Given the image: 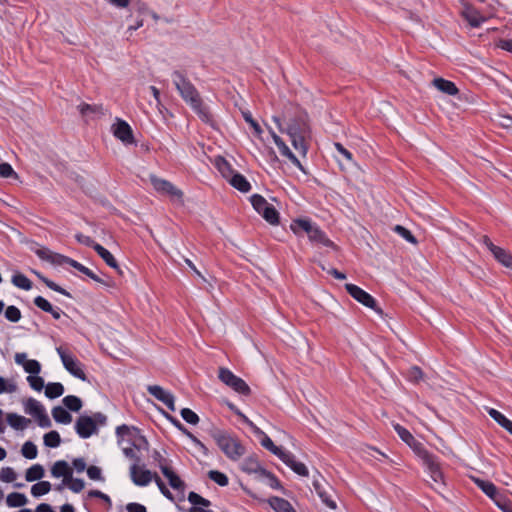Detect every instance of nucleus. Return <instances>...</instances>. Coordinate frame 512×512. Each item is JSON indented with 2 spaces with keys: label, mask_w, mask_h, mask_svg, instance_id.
<instances>
[{
  "label": "nucleus",
  "mask_w": 512,
  "mask_h": 512,
  "mask_svg": "<svg viewBox=\"0 0 512 512\" xmlns=\"http://www.w3.org/2000/svg\"><path fill=\"white\" fill-rule=\"evenodd\" d=\"M280 460L299 476L307 477L309 475V471L306 465L300 461H297L295 459V455L290 451H285V453L280 457Z\"/></svg>",
  "instance_id": "nucleus-14"
},
{
  "label": "nucleus",
  "mask_w": 512,
  "mask_h": 512,
  "mask_svg": "<svg viewBox=\"0 0 512 512\" xmlns=\"http://www.w3.org/2000/svg\"><path fill=\"white\" fill-rule=\"evenodd\" d=\"M172 78H173V83L175 84V87L178 90L180 96L188 105L193 103L194 99L201 98L196 87L184 75V73H182L179 70H175L172 73Z\"/></svg>",
  "instance_id": "nucleus-3"
},
{
  "label": "nucleus",
  "mask_w": 512,
  "mask_h": 512,
  "mask_svg": "<svg viewBox=\"0 0 512 512\" xmlns=\"http://www.w3.org/2000/svg\"><path fill=\"white\" fill-rule=\"evenodd\" d=\"M289 137L294 149L297 150L302 156H306L308 151V145L305 141L304 135H296Z\"/></svg>",
  "instance_id": "nucleus-46"
},
{
  "label": "nucleus",
  "mask_w": 512,
  "mask_h": 512,
  "mask_svg": "<svg viewBox=\"0 0 512 512\" xmlns=\"http://www.w3.org/2000/svg\"><path fill=\"white\" fill-rule=\"evenodd\" d=\"M26 373L38 375L41 372V364L35 359H29L23 366Z\"/></svg>",
  "instance_id": "nucleus-61"
},
{
  "label": "nucleus",
  "mask_w": 512,
  "mask_h": 512,
  "mask_svg": "<svg viewBox=\"0 0 512 512\" xmlns=\"http://www.w3.org/2000/svg\"><path fill=\"white\" fill-rule=\"evenodd\" d=\"M244 120L251 126L256 136H260L263 132L261 126L255 121L249 111H242Z\"/></svg>",
  "instance_id": "nucleus-59"
},
{
  "label": "nucleus",
  "mask_w": 512,
  "mask_h": 512,
  "mask_svg": "<svg viewBox=\"0 0 512 512\" xmlns=\"http://www.w3.org/2000/svg\"><path fill=\"white\" fill-rule=\"evenodd\" d=\"M462 16L473 28L480 27L481 24L486 21V18L480 13V11L472 5H466L464 7Z\"/></svg>",
  "instance_id": "nucleus-20"
},
{
  "label": "nucleus",
  "mask_w": 512,
  "mask_h": 512,
  "mask_svg": "<svg viewBox=\"0 0 512 512\" xmlns=\"http://www.w3.org/2000/svg\"><path fill=\"white\" fill-rule=\"evenodd\" d=\"M44 445L49 448H56L61 444L60 434L56 430H51L43 436Z\"/></svg>",
  "instance_id": "nucleus-47"
},
{
  "label": "nucleus",
  "mask_w": 512,
  "mask_h": 512,
  "mask_svg": "<svg viewBox=\"0 0 512 512\" xmlns=\"http://www.w3.org/2000/svg\"><path fill=\"white\" fill-rule=\"evenodd\" d=\"M63 366L74 377L82 381H88L87 376L82 369L81 362L73 355L70 358L64 359Z\"/></svg>",
  "instance_id": "nucleus-21"
},
{
  "label": "nucleus",
  "mask_w": 512,
  "mask_h": 512,
  "mask_svg": "<svg viewBox=\"0 0 512 512\" xmlns=\"http://www.w3.org/2000/svg\"><path fill=\"white\" fill-rule=\"evenodd\" d=\"M188 501L194 506V507H197V506H202V507H209L211 502L202 497L201 495H199L198 493L194 492V491H191L189 494H188Z\"/></svg>",
  "instance_id": "nucleus-54"
},
{
  "label": "nucleus",
  "mask_w": 512,
  "mask_h": 512,
  "mask_svg": "<svg viewBox=\"0 0 512 512\" xmlns=\"http://www.w3.org/2000/svg\"><path fill=\"white\" fill-rule=\"evenodd\" d=\"M12 283L23 290H30L32 288V282L30 279H28L24 274L22 273H16L12 276L11 279Z\"/></svg>",
  "instance_id": "nucleus-48"
},
{
  "label": "nucleus",
  "mask_w": 512,
  "mask_h": 512,
  "mask_svg": "<svg viewBox=\"0 0 512 512\" xmlns=\"http://www.w3.org/2000/svg\"><path fill=\"white\" fill-rule=\"evenodd\" d=\"M228 181L233 188L237 189L242 193H248L252 188L251 184L246 179V177L240 174L239 172L233 174Z\"/></svg>",
  "instance_id": "nucleus-26"
},
{
  "label": "nucleus",
  "mask_w": 512,
  "mask_h": 512,
  "mask_svg": "<svg viewBox=\"0 0 512 512\" xmlns=\"http://www.w3.org/2000/svg\"><path fill=\"white\" fill-rule=\"evenodd\" d=\"M308 238L312 243L321 244L325 247L332 248L333 250H338V246L332 240H330L326 233L316 224L312 230H310Z\"/></svg>",
  "instance_id": "nucleus-17"
},
{
  "label": "nucleus",
  "mask_w": 512,
  "mask_h": 512,
  "mask_svg": "<svg viewBox=\"0 0 512 512\" xmlns=\"http://www.w3.org/2000/svg\"><path fill=\"white\" fill-rule=\"evenodd\" d=\"M268 503L276 512H296L290 502L284 498L272 496Z\"/></svg>",
  "instance_id": "nucleus-28"
},
{
  "label": "nucleus",
  "mask_w": 512,
  "mask_h": 512,
  "mask_svg": "<svg viewBox=\"0 0 512 512\" xmlns=\"http://www.w3.org/2000/svg\"><path fill=\"white\" fill-rule=\"evenodd\" d=\"M493 256L503 266L512 270V254L509 251L499 247Z\"/></svg>",
  "instance_id": "nucleus-43"
},
{
  "label": "nucleus",
  "mask_w": 512,
  "mask_h": 512,
  "mask_svg": "<svg viewBox=\"0 0 512 512\" xmlns=\"http://www.w3.org/2000/svg\"><path fill=\"white\" fill-rule=\"evenodd\" d=\"M214 165L222 174V176L228 180L232 177L233 174L237 172L233 169L232 165L227 161V159L220 155L215 158Z\"/></svg>",
  "instance_id": "nucleus-27"
},
{
  "label": "nucleus",
  "mask_w": 512,
  "mask_h": 512,
  "mask_svg": "<svg viewBox=\"0 0 512 512\" xmlns=\"http://www.w3.org/2000/svg\"><path fill=\"white\" fill-rule=\"evenodd\" d=\"M423 376L424 373L418 366L410 367L406 373L407 379L412 383H419V381L423 379Z\"/></svg>",
  "instance_id": "nucleus-58"
},
{
  "label": "nucleus",
  "mask_w": 512,
  "mask_h": 512,
  "mask_svg": "<svg viewBox=\"0 0 512 512\" xmlns=\"http://www.w3.org/2000/svg\"><path fill=\"white\" fill-rule=\"evenodd\" d=\"M241 470L247 474H257L259 478L262 476V471H266L256 454L250 455L245 458L241 464Z\"/></svg>",
  "instance_id": "nucleus-19"
},
{
  "label": "nucleus",
  "mask_w": 512,
  "mask_h": 512,
  "mask_svg": "<svg viewBox=\"0 0 512 512\" xmlns=\"http://www.w3.org/2000/svg\"><path fill=\"white\" fill-rule=\"evenodd\" d=\"M27 381L30 387L35 391L40 392L45 387L44 379L39 375H29Z\"/></svg>",
  "instance_id": "nucleus-62"
},
{
  "label": "nucleus",
  "mask_w": 512,
  "mask_h": 512,
  "mask_svg": "<svg viewBox=\"0 0 512 512\" xmlns=\"http://www.w3.org/2000/svg\"><path fill=\"white\" fill-rule=\"evenodd\" d=\"M271 136L273 138L274 143L279 148L280 153L287 157L299 170L306 173L303 165L299 161V159L295 156V154L290 150V148L285 144L280 136H278L272 129H270Z\"/></svg>",
  "instance_id": "nucleus-12"
},
{
  "label": "nucleus",
  "mask_w": 512,
  "mask_h": 512,
  "mask_svg": "<svg viewBox=\"0 0 512 512\" xmlns=\"http://www.w3.org/2000/svg\"><path fill=\"white\" fill-rule=\"evenodd\" d=\"M423 465L426 467L427 472L431 480L437 486H445L444 476L438 461V457L432 453H428L424 457L421 458Z\"/></svg>",
  "instance_id": "nucleus-6"
},
{
  "label": "nucleus",
  "mask_w": 512,
  "mask_h": 512,
  "mask_svg": "<svg viewBox=\"0 0 512 512\" xmlns=\"http://www.w3.org/2000/svg\"><path fill=\"white\" fill-rule=\"evenodd\" d=\"M394 429L401 440L404 441L420 459L430 453L405 427L396 424Z\"/></svg>",
  "instance_id": "nucleus-7"
},
{
  "label": "nucleus",
  "mask_w": 512,
  "mask_h": 512,
  "mask_svg": "<svg viewBox=\"0 0 512 512\" xmlns=\"http://www.w3.org/2000/svg\"><path fill=\"white\" fill-rule=\"evenodd\" d=\"M45 470L41 464H34L26 470L25 479L27 482H34L44 477Z\"/></svg>",
  "instance_id": "nucleus-37"
},
{
  "label": "nucleus",
  "mask_w": 512,
  "mask_h": 512,
  "mask_svg": "<svg viewBox=\"0 0 512 512\" xmlns=\"http://www.w3.org/2000/svg\"><path fill=\"white\" fill-rule=\"evenodd\" d=\"M52 485L49 481H39L31 487L33 497H41L50 492Z\"/></svg>",
  "instance_id": "nucleus-45"
},
{
  "label": "nucleus",
  "mask_w": 512,
  "mask_h": 512,
  "mask_svg": "<svg viewBox=\"0 0 512 512\" xmlns=\"http://www.w3.org/2000/svg\"><path fill=\"white\" fill-rule=\"evenodd\" d=\"M161 472L174 490L184 492L186 485L178 474L173 471L172 467H161Z\"/></svg>",
  "instance_id": "nucleus-22"
},
{
  "label": "nucleus",
  "mask_w": 512,
  "mask_h": 512,
  "mask_svg": "<svg viewBox=\"0 0 512 512\" xmlns=\"http://www.w3.org/2000/svg\"><path fill=\"white\" fill-rule=\"evenodd\" d=\"M94 251L103 259V261L111 268H118V262L115 257L102 245H96Z\"/></svg>",
  "instance_id": "nucleus-35"
},
{
  "label": "nucleus",
  "mask_w": 512,
  "mask_h": 512,
  "mask_svg": "<svg viewBox=\"0 0 512 512\" xmlns=\"http://www.w3.org/2000/svg\"><path fill=\"white\" fill-rule=\"evenodd\" d=\"M394 232H396L399 236L404 238L407 242L411 244H417L418 241L416 237L412 234V232L402 225H395L393 228Z\"/></svg>",
  "instance_id": "nucleus-53"
},
{
  "label": "nucleus",
  "mask_w": 512,
  "mask_h": 512,
  "mask_svg": "<svg viewBox=\"0 0 512 512\" xmlns=\"http://www.w3.org/2000/svg\"><path fill=\"white\" fill-rule=\"evenodd\" d=\"M189 106L202 122L210 126L214 125L213 115L211 114L209 107L203 102L202 98L194 99L193 103Z\"/></svg>",
  "instance_id": "nucleus-16"
},
{
  "label": "nucleus",
  "mask_w": 512,
  "mask_h": 512,
  "mask_svg": "<svg viewBox=\"0 0 512 512\" xmlns=\"http://www.w3.org/2000/svg\"><path fill=\"white\" fill-rule=\"evenodd\" d=\"M114 136L121 140L124 144H135V138L131 126L122 119H117L116 123L113 124Z\"/></svg>",
  "instance_id": "nucleus-9"
},
{
  "label": "nucleus",
  "mask_w": 512,
  "mask_h": 512,
  "mask_svg": "<svg viewBox=\"0 0 512 512\" xmlns=\"http://www.w3.org/2000/svg\"><path fill=\"white\" fill-rule=\"evenodd\" d=\"M115 432H116V436H117V443H118V445H121L125 436H132L133 433L139 434L140 429L135 426H128L126 424H122V425L116 427Z\"/></svg>",
  "instance_id": "nucleus-38"
},
{
  "label": "nucleus",
  "mask_w": 512,
  "mask_h": 512,
  "mask_svg": "<svg viewBox=\"0 0 512 512\" xmlns=\"http://www.w3.org/2000/svg\"><path fill=\"white\" fill-rule=\"evenodd\" d=\"M261 215L271 225L279 224V212L272 204H269L267 207H265V210L261 213Z\"/></svg>",
  "instance_id": "nucleus-44"
},
{
  "label": "nucleus",
  "mask_w": 512,
  "mask_h": 512,
  "mask_svg": "<svg viewBox=\"0 0 512 512\" xmlns=\"http://www.w3.org/2000/svg\"><path fill=\"white\" fill-rule=\"evenodd\" d=\"M130 472L132 481L138 486H147L154 478V474L150 470L140 469L136 464L131 466Z\"/></svg>",
  "instance_id": "nucleus-18"
},
{
  "label": "nucleus",
  "mask_w": 512,
  "mask_h": 512,
  "mask_svg": "<svg viewBox=\"0 0 512 512\" xmlns=\"http://www.w3.org/2000/svg\"><path fill=\"white\" fill-rule=\"evenodd\" d=\"M32 273L36 275V277L42 282L44 283L49 289L57 292V293H60L66 297H69V298H72V295L70 292H68L66 289H64L63 287H61L60 285H58L57 283H55L54 281L50 280L49 278H47L46 276H44L42 273L36 271V270H32Z\"/></svg>",
  "instance_id": "nucleus-29"
},
{
  "label": "nucleus",
  "mask_w": 512,
  "mask_h": 512,
  "mask_svg": "<svg viewBox=\"0 0 512 512\" xmlns=\"http://www.w3.org/2000/svg\"><path fill=\"white\" fill-rule=\"evenodd\" d=\"M0 177L13 178V179L19 178L18 174L14 171L12 166L7 162L0 163Z\"/></svg>",
  "instance_id": "nucleus-60"
},
{
  "label": "nucleus",
  "mask_w": 512,
  "mask_h": 512,
  "mask_svg": "<svg viewBox=\"0 0 512 512\" xmlns=\"http://www.w3.org/2000/svg\"><path fill=\"white\" fill-rule=\"evenodd\" d=\"M75 431L80 438L87 439L98 432V427L91 416L80 415L75 422Z\"/></svg>",
  "instance_id": "nucleus-8"
},
{
  "label": "nucleus",
  "mask_w": 512,
  "mask_h": 512,
  "mask_svg": "<svg viewBox=\"0 0 512 512\" xmlns=\"http://www.w3.org/2000/svg\"><path fill=\"white\" fill-rule=\"evenodd\" d=\"M434 87L444 94L454 96L459 93V89L454 82L444 79L442 77L434 78L432 81Z\"/></svg>",
  "instance_id": "nucleus-24"
},
{
  "label": "nucleus",
  "mask_w": 512,
  "mask_h": 512,
  "mask_svg": "<svg viewBox=\"0 0 512 512\" xmlns=\"http://www.w3.org/2000/svg\"><path fill=\"white\" fill-rule=\"evenodd\" d=\"M306 124L298 119H292L286 128V133L289 136L304 135L306 132Z\"/></svg>",
  "instance_id": "nucleus-36"
},
{
  "label": "nucleus",
  "mask_w": 512,
  "mask_h": 512,
  "mask_svg": "<svg viewBox=\"0 0 512 512\" xmlns=\"http://www.w3.org/2000/svg\"><path fill=\"white\" fill-rule=\"evenodd\" d=\"M209 434L215 440L220 450L230 460L237 461L246 453V449L241 442L232 437L227 431L213 428L209 431Z\"/></svg>",
  "instance_id": "nucleus-1"
},
{
  "label": "nucleus",
  "mask_w": 512,
  "mask_h": 512,
  "mask_svg": "<svg viewBox=\"0 0 512 512\" xmlns=\"http://www.w3.org/2000/svg\"><path fill=\"white\" fill-rule=\"evenodd\" d=\"M17 478V474L15 470L11 467H4L1 469L0 479L4 482L10 483L15 481Z\"/></svg>",
  "instance_id": "nucleus-64"
},
{
  "label": "nucleus",
  "mask_w": 512,
  "mask_h": 512,
  "mask_svg": "<svg viewBox=\"0 0 512 512\" xmlns=\"http://www.w3.org/2000/svg\"><path fill=\"white\" fill-rule=\"evenodd\" d=\"M181 417L191 425H197L200 421L199 416L190 408H182L180 410Z\"/></svg>",
  "instance_id": "nucleus-57"
},
{
  "label": "nucleus",
  "mask_w": 512,
  "mask_h": 512,
  "mask_svg": "<svg viewBox=\"0 0 512 512\" xmlns=\"http://www.w3.org/2000/svg\"><path fill=\"white\" fill-rule=\"evenodd\" d=\"M21 454L24 458L33 460L38 455L37 446L32 441H26L21 448Z\"/></svg>",
  "instance_id": "nucleus-49"
},
{
  "label": "nucleus",
  "mask_w": 512,
  "mask_h": 512,
  "mask_svg": "<svg viewBox=\"0 0 512 512\" xmlns=\"http://www.w3.org/2000/svg\"><path fill=\"white\" fill-rule=\"evenodd\" d=\"M260 443L265 449L270 451L272 454L276 455L279 459L286 451L282 447L276 446L267 434H264V436L261 438Z\"/></svg>",
  "instance_id": "nucleus-42"
},
{
  "label": "nucleus",
  "mask_w": 512,
  "mask_h": 512,
  "mask_svg": "<svg viewBox=\"0 0 512 512\" xmlns=\"http://www.w3.org/2000/svg\"><path fill=\"white\" fill-rule=\"evenodd\" d=\"M487 412L495 422L512 435V421L510 419L494 408L488 409Z\"/></svg>",
  "instance_id": "nucleus-31"
},
{
  "label": "nucleus",
  "mask_w": 512,
  "mask_h": 512,
  "mask_svg": "<svg viewBox=\"0 0 512 512\" xmlns=\"http://www.w3.org/2000/svg\"><path fill=\"white\" fill-rule=\"evenodd\" d=\"M314 225L308 218H297L292 220L290 229L297 236H302L304 233L308 236Z\"/></svg>",
  "instance_id": "nucleus-23"
},
{
  "label": "nucleus",
  "mask_w": 512,
  "mask_h": 512,
  "mask_svg": "<svg viewBox=\"0 0 512 512\" xmlns=\"http://www.w3.org/2000/svg\"><path fill=\"white\" fill-rule=\"evenodd\" d=\"M151 183L154 189L159 193L169 195L171 197H176L178 199L183 197V192L176 188L170 181L153 176L151 177Z\"/></svg>",
  "instance_id": "nucleus-10"
},
{
  "label": "nucleus",
  "mask_w": 512,
  "mask_h": 512,
  "mask_svg": "<svg viewBox=\"0 0 512 512\" xmlns=\"http://www.w3.org/2000/svg\"><path fill=\"white\" fill-rule=\"evenodd\" d=\"M32 273L36 275V277L42 282L44 283L49 289L57 292V293H60L66 297H69V298H72V295L70 292H68L66 289H64L63 287H61L60 285H58L57 283H55L54 281L50 280L49 278H47L46 276H44L42 273L36 271V270H32Z\"/></svg>",
  "instance_id": "nucleus-30"
},
{
  "label": "nucleus",
  "mask_w": 512,
  "mask_h": 512,
  "mask_svg": "<svg viewBox=\"0 0 512 512\" xmlns=\"http://www.w3.org/2000/svg\"><path fill=\"white\" fill-rule=\"evenodd\" d=\"M25 412L34 418L45 411L44 406L34 398H28L24 403Z\"/></svg>",
  "instance_id": "nucleus-34"
},
{
  "label": "nucleus",
  "mask_w": 512,
  "mask_h": 512,
  "mask_svg": "<svg viewBox=\"0 0 512 512\" xmlns=\"http://www.w3.org/2000/svg\"><path fill=\"white\" fill-rule=\"evenodd\" d=\"M262 477L267 478L269 480V486L272 489L280 490L283 493H285L284 487L282 486V484L279 481V479L275 476V474H273L272 472L266 470V471H262L261 478Z\"/></svg>",
  "instance_id": "nucleus-55"
},
{
  "label": "nucleus",
  "mask_w": 512,
  "mask_h": 512,
  "mask_svg": "<svg viewBox=\"0 0 512 512\" xmlns=\"http://www.w3.org/2000/svg\"><path fill=\"white\" fill-rule=\"evenodd\" d=\"M34 305L46 313H52V304L42 296H37L33 300Z\"/></svg>",
  "instance_id": "nucleus-63"
},
{
  "label": "nucleus",
  "mask_w": 512,
  "mask_h": 512,
  "mask_svg": "<svg viewBox=\"0 0 512 512\" xmlns=\"http://www.w3.org/2000/svg\"><path fill=\"white\" fill-rule=\"evenodd\" d=\"M218 377L225 385L240 395L249 396L251 394V388L249 385L242 378L236 376L228 368H219Z\"/></svg>",
  "instance_id": "nucleus-4"
},
{
  "label": "nucleus",
  "mask_w": 512,
  "mask_h": 512,
  "mask_svg": "<svg viewBox=\"0 0 512 512\" xmlns=\"http://www.w3.org/2000/svg\"><path fill=\"white\" fill-rule=\"evenodd\" d=\"M64 386L60 382H49L45 385V396L49 399H55L62 396Z\"/></svg>",
  "instance_id": "nucleus-39"
},
{
  "label": "nucleus",
  "mask_w": 512,
  "mask_h": 512,
  "mask_svg": "<svg viewBox=\"0 0 512 512\" xmlns=\"http://www.w3.org/2000/svg\"><path fill=\"white\" fill-rule=\"evenodd\" d=\"M64 404V408L72 411V412H79L83 406L82 400L75 395H67L62 400Z\"/></svg>",
  "instance_id": "nucleus-40"
},
{
  "label": "nucleus",
  "mask_w": 512,
  "mask_h": 512,
  "mask_svg": "<svg viewBox=\"0 0 512 512\" xmlns=\"http://www.w3.org/2000/svg\"><path fill=\"white\" fill-rule=\"evenodd\" d=\"M208 477L215 483H217L219 486L225 487L229 483V479L227 475L221 471L218 470H210L208 472Z\"/></svg>",
  "instance_id": "nucleus-52"
},
{
  "label": "nucleus",
  "mask_w": 512,
  "mask_h": 512,
  "mask_svg": "<svg viewBox=\"0 0 512 512\" xmlns=\"http://www.w3.org/2000/svg\"><path fill=\"white\" fill-rule=\"evenodd\" d=\"M474 482L483 493L493 500L500 510L503 512H512L511 501L506 497V495L500 493L491 481L474 478Z\"/></svg>",
  "instance_id": "nucleus-2"
},
{
  "label": "nucleus",
  "mask_w": 512,
  "mask_h": 512,
  "mask_svg": "<svg viewBox=\"0 0 512 512\" xmlns=\"http://www.w3.org/2000/svg\"><path fill=\"white\" fill-rule=\"evenodd\" d=\"M250 201H251V204L253 206V208L259 213L261 214L264 210H265V207H267L270 203L267 202V200L260 194H253L251 197H250Z\"/></svg>",
  "instance_id": "nucleus-51"
},
{
  "label": "nucleus",
  "mask_w": 512,
  "mask_h": 512,
  "mask_svg": "<svg viewBox=\"0 0 512 512\" xmlns=\"http://www.w3.org/2000/svg\"><path fill=\"white\" fill-rule=\"evenodd\" d=\"M63 484L68 486V488L74 493H80L85 487L84 480L81 478H73V475L68 479L63 480Z\"/></svg>",
  "instance_id": "nucleus-50"
},
{
  "label": "nucleus",
  "mask_w": 512,
  "mask_h": 512,
  "mask_svg": "<svg viewBox=\"0 0 512 512\" xmlns=\"http://www.w3.org/2000/svg\"><path fill=\"white\" fill-rule=\"evenodd\" d=\"M53 419L60 424H69L72 422V415L62 406H55L52 409Z\"/></svg>",
  "instance_id": "nucleus-33"
},
{
  "label": "nucleus",
  "mask_w": 512,
  "mask_h": 512,
  "mask_svg": "<svg viewBox=\"0 0 512 512\" xmlns=\"http://www.w3.org/2000/svg\"><path fill=\"white\" fill-rule=\"evenodd\" d=\"M4 316L8 321L16 323L21 319L22 314L18 307L10 305L5 309Z\"/></svg>",
  "instance_id": "nucleus-56"
},
{
  "label": "nucleus",
  "mask_w": 512,
  "mask_h": 512,
  "mask_svg": "<svg viewBox=\"0 0 512 512\" xmlns=\"http://www.w3.org/2000/svg\"><path fill=\"white\" fill-rule=\"evenodd\" d=\"M51 475L55 478L63 477V480H66L73 475V470L65 460H58L51 468Z\"/></svg>",
  "instance_id": "nucleus-25"
},
{
  "label": "nucleus",
  "mask_w": 512,
  "mask_h": 512,
  "mask_svg": "<svg viewBox=\"0 0 512 512\" xmlns=\"http://www.w3.org/2000/svg\"><path fill=\"white\" fill-rule=\"evenodd\" d=\"M313 487L319 498L322 502L329 507L330 509H336L337 504L331 497L328 495L325 485H328L326 480L319 474V478L313 479Z\"/></svg>",
  "instance_id": "nucleus-15"
},
{
  "label": "nucleus",
  "mask_w": 512,
  "mask_h": 512,
  "mask_svg": "<svg viewBox=\"0 0 512 512\" xmlns=\"http://www.w3.org/2000/svg\"><path fill=\"white\" fill-rule=\"evenodd\" d=\"M27 497L23 493L12 492L6 498V503L11 508L22 507L27 504Z\"/></svg>",
  "instance_id": "nucleus-41"
},
{
  "label": "nucleus",
  "mask_w": 512,
  "mask_h": 512,
  "mask_svg": "<svg viewBox=\"0 0 512 512\" xmlns=\"http://www.w3.org/2000/svg\"><path fill=\"white\" fill-rule=\"evenodd\" d=\"M35 254L41 260L49 261L50 263H52L54 265H64V264L69 265L71 262V259H72L63 254L52 252L48 248L37 249V250H35Z\"/></svg>",
  "instance_id": "nucleus-13"
},
{
  "label": "nucleus",
  "mask_w": 512,
  "mask_h": 512,
  "mask_svg": "<svg viewBox=\"0 0 512 512\" xmlns=\"http://www.w3.org/2000/svg\"><path fill=\"white\" fill-rule=\"evenodd\" d=\"M147 391L150 395L154 396L158 401H161L171 411H175V398L172 393L164 390L159 385H149Z\"/></svg>",
  "instance_id": "nucleus-11"
},
{
  "label": "nucleus",
  "mask_w": 512,
  "mask_h": 512,
  "mask_svg": "<svg viewBox=\"0 0 512 512\" xmlns=\"http://www.w3.org/2000/svg\"><path fill=\"white\" fill-rule=\"evenodd\" d=\"M345 289L357 302L361 303L365 307L373 309L377 314L383 315V310L378 306L377 301L371 294L352 283L345 284Z\"/></svg>",
  "instance_id": "nucleus-5"
},
{
  "label": "nucleus",
  "mask_w": 512,
  "mask_h": 512,
  "mask_svg": "<svg viewBox=\"0 0 512 512\" xmlns=\"http://www.w3.org/2000/svg\"><path fill=\"white\" fill-rule=\"evenodd\" d=\"M6 419L7 423L15 430H23L31 423L30 419L17 413H8Z\"/></svg>",
  "instance_id": "nucleus-32"
}]
</instances>
